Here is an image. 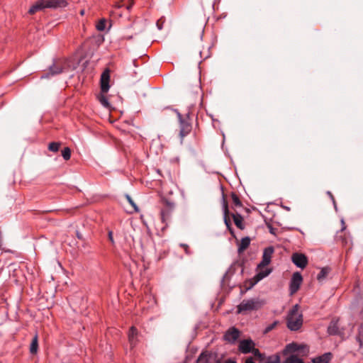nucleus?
Masks as SVG:
<instances>
[{"instance_id":"1","label":"nucleus","mask_w":363,"mask_h":363,"mask_svg":"<svg viewBox=\"0 0 363 363\" xmlns=\"http://www.w3.org/2000/svg\"><path fill=\"white\" fill-rule=\"evenodd\" d=\"M109 82V70L105 69L101 75L100 91L96 94V98L100 104L107 109H110L111 107L109 103V96L108 95L110 89Z\"/></svg>"},{"instance_id":"2","label":"nucleus","mask_w":363,"mask_h":363,"mask_svg":"<svg viewBox=\"0 0 363 363\" xmlns=\"http://www.w3.org/2000/svg\"><path fill=\"white\" fill-rule=\"evenodd\" d=\"M286 325L288 328L292 331L299 330L303 325V315L299 311V306L296 304L289 311L286 317Z\"/></svg>"},{"instance_id":"3","label":"nucleus","mask_w":363,"mask_h":363,"mask_svg":"<svg viewBox=\"0 0 363 363\" xmlns=\"http://www.w3.org/2000/svg\"><path fill=\"white\" fill-rule=\"evenodd\" d=\"M265 302L259 298L244 299L238 306V313H242L247 311H257L264 305Z\"/></svg>"},{"instance_id":"4","label":"nucleus","mask_w":363,"mask_h":363,"mask_svg":"<svg viewBox=\"0 0 363 363\" xmlns=\"http://www.w3.org/2000/svg\"><path fill=\"white\" fill-rule=\"evenodd\" d=\"M59 3V0H38L30 7L28 13L33 15L45 8L57 7Z\"/></svg>"},{"instance_id":"5","label":"nucleus","mask_w":363,"mask_h":363,"mask_svg":"<svg viewBox=\"0 0 363 363\" xmlns=\"http://www.w3.org/2000/svg\"><path fill=\"white\" fill-rule=\"evenodd\" d=\"M302 281L303 278L301 273L295 272L293 274L289 286L291 294H295L298 290Z\"/></svg>"},{"instance_id":"6","label":"nucleus","mask_w":363,"mask_h":363,"mask_svg":"<svg viewBox=\"0 0 363 363\" xmlns=\"http://www.w3.org/2000/svg\"><path fill=\"white\" fill-rule=\"evenodd\" d=\"M293 263L301 269H304L308 264V259L306 255L301 253H294L291 256Z\"/></svg>"},{"instance_id":"7","label":"nucleus","mask_w":363,"mask_h":363,"mask_svg":"<svg viewBox=\"0 0 363 363\" xmlns=\"http://www.w3.org/2000/svg\"><path fill=\"white\" fill-rule=\"evenodd\" d=\"M240 332L235 327L230 328L224 335V340L230 343H235L239 338Z\"/></svg>"},{"instance_id":"8","label":"nucleus","mask_w":363,"mask_h":363,"mask_svg":"<svg viewBox=\"0 0 363 363\" xmlns=\"http://www.w3.org/2000/svg\"><path fill=\"white\" fill-rule=\"evenodd\" d=\"M274 252V247L269 246L266 247L263 252L262 262L258 264V267H264L268 265L271 262V259Z\"/></svg>"},{"instance_id":"9","label":"nucleus","mask_w":363,"mask_h":363,"mask_svg":"<svg viewBox=\"0 0 363 363\" xmlns=\"http://www.w3.org/2000/svg\"><path fill=\"white\" fill-rule=\"evenodd\" d=\"M254 347L255 343L252 340H243L240 342L239 350L243 354H247L251 352Z\"/></svg>"},{"instance_id":"10","label":"nucleus","mask_w":363,"mask_h":363,"mask_svg":"<svg viewBox=\"0 0 363 363\" xmlns=\"http://www.w3.org/2000/svg\"><path fill=\"white\" fill-rule=\"evenodd\" d=\"M177 115L180 122L179 135L181 138H183L184 136L189 134V133L191 131V128L190 124L182 118V116L179 113H178Z\"/></svg>"},{"instance_id":"11","label":"nucleus","mask_w":363,"mask_h":363,"mask_svg":"<svg viewBox=\"0 0 363 363\" xmlns=\"http://www.w3.org/2000/svg\"><path fill=\"white\" fill-rule=\"evenodd\" d=\"M270 273L271 270L268 269L258 272L252 279L250 280L249 289L253 287L259 281L267 277Z\"/></svg>"},{"instance_id":"12","label":"nucleus","mask_w":363,"mask_h":363,"mask_svg":"<svg viewBox=\"0 0 363 363\" xmlns=\"http://www.w3.org/2000/svg\"><path fill=\"white\" fill-rule=\"evenodd\" d=\"M111 26V24L104 18L100 19L96 24V28L99 31H108Z\"/></svg>"},{"instance_id":"13","label":"nucleus","mask_w":363,"mask_h":363,"mask_svg":"<svg viewBox=\"0 0 363 363\" xmlns=\"http://www.w3.org/2000/svg\"><path fill=\"white\" fill-rule=\"evenodd\" d=\"M138 335V331L135 327H131L128 333V340L130 345L133 347L136 345V338Z\"/></svg>"},{"instance_id":"14","label":"nucleus","mask_w":363,"mask_h":363,"mask_svg":"<svg viewBox=\"0 0 363 363\" xmlns=\"http://www.w3.org/2000/svg\"><path fill=\"white\" fill-rule=\"evenodd\" d=\"M212 357L211 354L202 352L198 359L196 363H220L219 361H215L214 362H211Z\"/></svg>"},{"instance_id":"15","label":"nucleus","mask_w":363,"mask_h":363,"mask_svg":"<svg viewBox=\"0 0 363 363\" xmlns=\"http://www.w3.org/2000/svg\"><path fill=\"white\" fill-rule=\"evenodd\" d=\"M331 359V353L328 352L313 359V363H329Z\"/></svg>"},{"instance_id":"16","label":"nucleus","mask_w":363,"mask_h":363,"mask_svg":"<svg viewBox=\"0 0 363 363\" xmlns=\"http://www.w3.org/2000/svg\"><path fill=\"white\" fill-rule=\"evenodd\" d=\"M250 244V239L249 237L242 238L238 247V252H241L246 250Z\"/></svg>"},{"instance_id":"17","label":"nucleus","mask_w":363,"mask_h":363,"mask_svg":"<svg viewBox=\"0 0 363 363\" xmlns=\"http://www.w3.org/2000/svg\"><path fill=\"white\" fill-rule=\"evenodd\" d=\"M38 348V335H35L31 342L30 346V352L31 354H36Z\"/></svg>"},{"instance_id":"18","label":"nucleus","mask_w":363,"mask_h":363,"mask_svg":"<svg viewBox=\"0 0 363 363\" xmlns=\"http://www.w3.org/2000/svg\"><path fill=\"white\" fill-rule=\"evenodd\" d=\"M328 333L330 335H337L338 333V326L336 321H331L330 323L328 328Z\"/></svg>"},{"instance_id":"19","label":"nucleus","mask_w":363,"mask_h":363,"mask_svg":"<svg viewBox=\"0 0 363 363\" xmlns=\"http://www.w3.org/2000/svg\"><path fill=\"white\" fill-rule=\"evenodd\" d=\"M282 363H304L303 361L298 358L295 354H291L282 362Z\"/></svg>"},{"instance_id":"20","label":"nucleus","mask_w":363,"mask_h":363,"mask_svg":"<svg viewBox=\"0 0 363 363\" xmlns=\"http://www.w3.org/2000/svg\"><path fill=\"white\" fill-rule=\"evenodd\" d=\"M233 218L235 225L238 228L243 229L242 217L240 214L237 213V214H233Z\"/></svg>"},{"instance_id":"21","label":"nucleus","mask_w":363,"mask_h":363,"mask_svg":"<svg viewBox=\"0 0 363 363\" xmlns=\"http://www.w3.org/2000/svg\"><path fill=\"white\" fill-rule=\"evenodd\" d=\"M223 212H224L225 223L227 225V227L229 228L230 227V220L228 219V204L224 198L223 199Z\"/></svg>"},{"instance_id":"22","label":"nucleus","mask_w":363,"mask_h":363,"mask_svg":"<svg viewBox=\"0 0 363 363\" xmlns=\"http://www.w3.org/2000/svg\"><path fill=\"white\" fill-rule=\"evenodd\" d=\"M330 269L328 267H324L323 268L319 274L317 275V279L319 281H323L329 274Z\"/></svg>"},{"instance_id":"23","label":"nucleus","mask_w":363,"mask_h":363,"mask_svg":"<svg viewBox=\"0 0 363 363\" xmlns=\"http://www.w3.org/2000/svg\"><path fill=\"white\" fill-rule=\"evenodd\" d=\"M304 347H306L303 345L300 346L297 344L292 343V344H289L286 346V350L289 352H296V351L301 350V348H304Z\"/></svg>"},{"instance_id":"24","label":"nucleus","mask_w":363,"mask_h":363,"mask_svg":"<svg viewBox=\"0 0 363 363\" xmlns=\"http://www.w3.org/2000/svg\"><path fill=\"white\" fill-rule=\"evenodd\" d=\"M357 341L359 344V348L362 349L363 347V323L360 325L359 328V335L357 337Z\"/></svg>"},{"instance_id":"25","label":"nucleus","mask_w":363,"mask_h":363,"mask_svg":"<svg viewBox=\"0 0 363 363\" xmlns=\"http://www.w3.org/2000/svg\"><path fill=\"white\" fill-rule=\"evenodd\" d=\"M60 147V144L59 143L52 142L49 144L48 149L52 152H57Z\"/></svg>"},{"instance_id":"26","label":"nucleus","mask_w":363,"mask_h":363,"mask_svg":"<svg viewBox=\"0 0 363 363\" xmlns=\"http://www.w3.org/2000/svg\"><path fill=\"white\" fill-rule=\"evenodd\" d=\"M62 155L65 160H68L71 157V150L69 147H65L62 151Z\"/></svg>"},{"instance_id":"27","label":"nucleus","mask_w":363,"mask_h":363,"mask_svg":"<svg viewBox=\"0 0 363 363\" xmlns=\"http://www.w3.org/2000/svg\"><path fill=\"white\" fill-rule=\"evenodd\" d=\"M265 363H280V358L278 355L269 357Z\"/></svg>"},{"instance_id":"28","label":"nucleus","mask_w":363,"mask_h":363,"mask_svg":"<svg viewBox=\"0 0 363 363\" xmlns=\"http://www.w3.org/2000/svg\"><path fill=\"white\" fill-rule=\"evenodd\" d=\"M161 219L163 223L166 221L167 219H168L169 216V211L168 210H162L161 211Z\"/></svg>"},{"instance_id":"29","label":"nucleus","mask_w":363,"mask_h":363,"mask_svg":"<svg viewBox=\"0 0 363 363\" xmlns=\"http://www.w3.org/2000/svg\"><path fill=\"white\" fill-rule=\"evenodd\" d=\"M232 200L233 203L235 206H241V201H240V199L235 194H232Z\"/></svg>"},{"instance_id":"30","label":"nucleus","mask_w":363,"mask_h":363,"mask_svg":"<svg viewBox=\"0 0 363 363\" xmlns=\"http://www.w3.org/2000/svg\"><path fill=\"white\" fill-rule=\"evenodd\" d=\"M128 203L133 207L135 211H138V208L129 195L125 196Z\"/></svg>"},{"instance_id":"31","label":"nucleus","mask_w":363,"mask_h":363,"mask_svg":"<svg viewBox=\"0 0 363 363\" xmlns=\"http://www.w3.org/2000/svg\"><path fill=\"white\" fill-rule=\"evenodd\" d=\"M277 322L275 321L273 323H272L269 325H268L265 328L264 333H268V332L271 331L277 325Z\"/></svg>"},{"instance_id":"32","label":"nucleus","mask_w":363,"mask_h":363,"mask_svg":"<svg viewBox=\"0 0 363 363\" xmlns=\"http://www.w3.org/2000/svg\"><path fill=\"white\" fill-rule=\"evenodd\" d=\"M163 24H164V20L162 18H160L157 21V27L158 28V30H162V28H163Z\"/></svg>"},{"instance_id":"33","label":"nucleus","mask_w":363,"mask_h":363,"mask_svg":"<svg viewBox=\"0 0 363 363\" xmlns=\"http://www.w3.org/2000/svg\"><path fill=\"white\" fill-rule=\"evenodd\" d=\"M251 352L253 353V354L255 356V357H262V354L260 353V352L259 351L258 349H255V347H253V349L252 350Z\"/></svg>"},{"instance_id":"34","label":"nucleus","mask_w":363,"mask_h":363,"mask_svg":"<svg viewBox=\"0 0 363 363\" xmlns=\"http://www.w3.org/2000/svg\"><path fill=\"white\" fill-rule=\"evenodd\" d=\"M55 66H56V65H54V67H51V72H52V74H59V73H60V72H63V71L66 69L65 67H64V68L60 69H59V70H55V69H54V67H55Z\"/></svg>"},{"instance_id":"35","label":"nucleus","mask_w":363,"mask_h":363,"mask_svg":"<svg viewBox=\"0 0 363 363\" xmlns=\"http://www.w3.org/2000/svg\"><path fill=\"white\" fill-rule=\"evenodd\" d=\"M108 235V240L113 245L114 244V240H113V232L112 231H109Z\"/></svg>"},{"instance_id":"36","label":"nucleus","mask_w":363,"mask_h":363,"mask_svg":"<svg viewBox=\"0 0 363 363\" xmlns=\"http://www.w3.org/2000/svg\"><path fill=\"white\" fill-rule=\"evenodd\" d=\"M180 246L184 249L185 252L187 255L190 254L189 250V246L187 245H186V244H181Z\"/></svg>"},{"instance_id":"37","label":"nucleus","mask_w":363,"mask_h":363,"mask_svg":"<svg viewBox=\"0 0 363 363\" xmlns=\"http://www.w3.org/2000/svg\"><path fill=\"white\" fill-rule=\"evenodd\" d=\"M328 196H330V197L333 200V204L335 206V208H336V204H335V201L333 196L332 195V194L330 191H328Z\"/></svg>"},{"instance_id":"38","label":"nucleus","mask_w":363,"mask_h":363,"mask_svg":"<svg viewBox=\"0 0 363 363\" xmlns=\"http://www.w3.org/2000/svg\"><path fill=\"white\" fill-rule=\"evenodd\" d=\"M245 363H255L252 358V357H248L247 358V359L245 360Z\"/></svg>"},{"instance_id":"39","label":"nucleus","mask_w":363,"mask_h":363,"mask_svg":"<svg viewBox=\"0 0 363 363\" xmlns=\"http://www.w3.org/2000/svg\"><path fill=\"white\" fill-rule=\"evenodd\" d=\"M167 205L169 207V209H172L173 207H174V204L172 203H170V202H167Z\"/></svg>"},{"instance_id":"40","label":"nucleus","mask_w":363,"mask_h":363,"mask_svg":"<svg viewBox=\"0 0 363 363\" xmlns=\"http://www.w3.org/2000/svg\"><path fill=\"white\" fill-rule=\"evenodd\" d=\"M104 41V38L102 36H99L98 39V42L100 43Z\"/></svg>"},{"instance_id":"41","label":"nucleus","mask_w":363,"mask_h":363,"mask_svg":"<svg viewBox=\"0 0 363 363\" xmlns=\"http://www.w3.org/2000/svg\"><path fill=\"white\" fill-rule=\"evenodd\" d=\"M225 363H237V362L235 361H233V360H228Z\"/></svg>"},{"instance_id":"42","label":"nucleus","mask_w":363,"mask_h":363,"mask_svg":"<svg viewBox=\"0 0 363 363\" xmlns=\"http://www.w3.org/2000/svg\"><path fill=\"white\" fill-rule=\"evenodd\" d=\"M80 14H81L82 16H83V15L84 14V9H82V10L80 11Z\"/></svg>"},{"instance_id":"43","label":"nucleus","mask_w":363,"mask_h":363,"mask_svg":"<svg viewBox=\"0 0 363 363\" xmlns=\"http://www.w3.org/2000/svg\"><path fill=\"white\" fill-rule=\"evenodd\" d=\"M342 224L344 225H345V222L343 220H342Z\"/></svg>"}]
</instances>
